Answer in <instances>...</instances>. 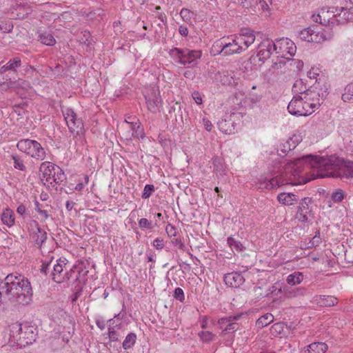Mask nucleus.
Here are the masks:
<instances>
[{
    "label": "nucleus",
    "instance_id": "6",
    "mask_svg": "<svg viewBox=\"0 0 353 353\" xmlns=\"http://www.w3.org/2000/svg\"><path fill=\"white\" fill-rule=\"evenodd\" d=\"M62 113L70 132L77 134L82 132L84 128L83 121L81 118L77 117V114L72 108H63Z\"/></svg>",
    "mask_w": 353,
    "mask_h": 353
},
{
    "label": "nucleus",
    "instance_id": "13",
    "mask_svg": "<svg viewBox=\"0 0 353 353\" xmlns=\"http://www.w3.org/2000/svg\"><path fill=\"white\" fill-rule=\"evenodd\" d=\"M310 91L316 93L319 91L316 85H312L307 87L306 83L300 79L296 80L292 86V92L294 96H305L306 93L309 94ZM309 96H311L310 94Z\"/></svg>",
    "mask_w": 353,
    "mask_h": 353
},
{
    "label": "nucleus",
    "instance_id": "58",
    "mask_svg": "<svg viewBox=\"0 0 353 353\" xmlns=\"http://www.w3.org/2000/svg\"><path fill=\"white\" fill-rule=\"evenodd\" d=\"M139 119L134 116H128L125 118V122L131 125V124H134Z\"/></svg>",
    "mask_w": 353,
    "mask_h": 353
},
{
    "label": "nucleus",
    "instance_id": "22",
    "mask_svg": "<svg viewBox=\"0 0 353 353\" xmlns=\"http://www.w3.org/2000/svg\"><path fill=\"white\" fill-rule=\"evenodd\" d=\"M225 51V43H224V37L221 39L216 40L212 45L210 49V54L212 56H216L219 54H222L224 56Z\"/></svg>",
    "mask_w": 353,
    "mask_h": 353
},
{
    "label": "nucleus",
    "instance_id": "42",
    "mask_svg": "<svg viewBox=\"0 0 353 353\" xmlns=\"http://www.w3.org/2000/svg\"><path fill=\"white\" fill-rule=\"evenodd\" d=\"M161 9V7L159 6H156L155 10H156V17H157L158 19L163 23V25L165 26V30H166L167 28V17L164 13H159L158 11Z\"/></svg>",
    "mask_w": 353,
    "mask_h": 353
},
{
    "label": "nucleus",
    "instance_id": "20",
    "mask_svg": "<svg viewBox=\"0 0 353 353\" xmlns=\"http://www.w3.org/2000/svg\"><path fill=\"white\" fill-rule=\"evenodd\" d=\"M332 12H337L334 16H339L343 20L342 23L353 21V11L350 9H346L343 7H336L335 11Z\"/></svg>",
    "mask_w": 353,
    "mask_h": 353
},
{
    "label": "nucleus",
    "instance_id": "4",
    "mask_svg": "<svg viewBox=\"0 0 353 353\" xmlns=\"http://www.w3.org/2000/svg\"><path fill=\"white\" fill-rule=\"evenodd\" d=\"M17 148L19 151L34 159L43 161L46 159V153L44 148L35 140L21 139L17 142Z\"/></svg>",
    "mask_w": 353,
    "mask_h": 353
},
{
    "label": "nucleus",
    "instance_id": "52",
    "mask_svg": "<svg viewBox=\"0 0 353 353\" xmlns=\"http://www.w3.org/2000/svg\"><path fill=\"white\" fill-rule=\"evenodd\" d=\"M97 327L101 330H103L105 327V321L102 318H97L95 321Z\"/></svg>",
    "mask_w": 353,
    "mask_h": 353
},
{
    "label": "nucleus",
    "instance_id": "64",
    "mask_svg": "<svg viewBox=\"0 0 353 353\" xmlns=\"http://www.w3.org/2000/svg\"><path fill=\"white\" fill-rule=\"evenodd\" d=\"M34 68L31 65H27L26 68L24 69L25 74H28L30 72H33L34 70Z\"/></svg>",
    "mask_w": 353,
    "mask_h": 353
},
{
    "label": "nucleus",
    "instance_id": "17",
    "mask_svg": "<svg viewBox=\"0 0 353 353\" xmlns=\"http://www.w3.org/2000/svg\"><path fill=\"white\" fill-rule=\"evenodd\" d=\"M279 203L284 205H292L298 201V196L292 192H281L277 195Z\"/></svg>",
    "mask_w": 353,
    "mask_h": 353
},
{
    "label": "nucleus",
    "instance_id": "10",
    "mask_svg": "<svg viewBox=\"0 0 353 353\" xmlns=\"http://www.w3.org/2000/svg\"><path fill=\"white\" fill-rule=\"evenodd\" d=\"M258 50L256 57L259 61L264 63L271 57L273 50H276V46L272 40L266 39L258 46Z\"/></svg>",
    "mask_w": 353,
    "mask_h": 353
},
{
    "label": "nucleus",
    "instance_id": "41",
    "mask_svg": "<svg viewBox=\"0 0 353 353\" xmlns=\"http://www.w3.org/2000/svg\"><path fill=\"white\" fill-rule=\"evenodd\" d=\"M173 296L176 300L183 303L185 300V294L183 290L181 288H176L174 290Z\"/></svg>",
    "mask_w": 353,
    "mask_h": 353
},
{
    "label": "nucleus",
    "instance_id": "46",
    "mask_svg": "<svg viewBox=\"0 0 353 353\" xmlns=\"http://www.w3.org/2000/svg\"><path fill=\"white\" fill-rule=\"evenodd\" d=\"M51 263L52 260L50 261H44L42 263L41 268V272L44 273L45 274H47L48 272H50L51 269Z\"/></svg>",
    "mask_w": 353,
    "mask_h": 353
},
{
    "label": "nucleus",
    "instance_id": "44",
    "mask_svg": "<svg viewBox=\"0 0 353 353\" xmlns=\"http://www.w3.org/2000/svg\"><path fill=\"white\" fill-rule=\"evenodd\" d=\"M108 336L109 339L112 341H118L119 338V334L117 331L114 330V327H108Z\"/></svg>",
    "mask_w": 353,
    "mask_h": 353
},
{
    "label": "nucleus",
    "instance_id": "43",
    "mask_svg": "<svg viewBox=\"0 0 353 353\" xmlns=\"http://www.w3.org/2000/svg\"><path fill=\"white\" fill-rule=\"evenodd\" d=\"M172 242L174 244V247L177 248L178 249H179L183 252L186 250L187 248H186L185 245L184 244V243L182 241L181 239H180V238L174 239L172 241Z\"/></svg>",
    "mask_w": 353,
    "mask_h": 353
},
{
    "label": "nucleus",
    "instance_id": "29",
    "mask_svg": "<svg viewBox=\"0 0 353 353\" xmlns=\"http://www.w3.org/2000/svg\"><path fill=\"white\" fill-rule=\"evenodd\" d=\"M303 274L300 272H294L288 276L286 281L288 284L294 285L301 283L303 280Z\"/></svg>",
    "mask_w": 353,
    "mask_h": 353
},
{
    "label": "nucleus",
    "instance_id": "1",
    "mask_svg": "<svg viewBox=\"0 0 353 353\" xmlns=\"http://www.w3.org/2000/svg\"><path fill=\"white\" fill-rule=\"evenodd\" d=\"M305 165L309 168L326 171L321 177L353 178V161L344 160L334 155L327 157L312 154L303 156L288 163L285 166V172L290 175L291 180L297 181V183H301V181L296 178L302 173V166Z\"/></svg>",
    "mask_w": 353,
    "mask_h": 353
},
{
    "label": "nucleus",
    "instance_id": "37",
    "mask_svg": "<svg viewBox=\"0 0 353 353\" xmlns=\"http://www.w3.org/2000/svg\"><path fill=\"white\" fill-rule=\"evenodd\" d=\"M201 340L204 343H210L213 341L215 335L210 331H201L198 334Z\"/></svg>",
    "mask_w": 353,
    "mask_h": 353
},
{
    "label": "nucleus",
    "instance_id": "5",
    "mask_svg": "<svg viewBox=\"0 0 353 353\" xmlns=\"http://www.w3.org/2000/svg\"><path fill=\"white\" fill-rule=\"evenodd\" d=\"M170 55L176 62L181 65H186L199 59L202 52L201 50L174 48L170 50Z\"/></svg>",
    "mask_w": 353,
    "mask_h": 353
},
{
    "label": "nucleus",
    "instance_id": "35",
    "mask_svg": "<svg viewBox=\"0 0 353 353\" xmlns=\"http://www.w3.org/2000/svg\"><path fill=\"white\" fill-rule=\"evenodd\" d=\"M326 14L325 11H322L321 13L318 14L316 15L314 14L312 16L313 21L316 23H319L320 24H322L323 26H327L330 24V19H325V17L324 16Z\"/></svg>",
    "mask_w": 353,
    "mask_h": 353
},
{
    "label": "nucleus",
    "instance_id": "30",
    "mask_svg": "<svg viewBox=\"0 0 353 353\" xmlns=\"http://www.w3.org/2000/svg\"><path fill=\"white\" fill-rule=\"evenodd\" d=\"M318 303L322 307L334 306L336 303V299L332 296H321L317 299Z\"/></svg>",
    "mask_w": 353,
    "mask_h": 353
},
{
    "label": "nucleus",
    "instance_id": "36",
    "mask_svg": "<svg viewBox=\"0 0 353 353\" xmlns=\"http://www.w3.org/2000/svg\"><path fill=\"white\" fill-rule=\"evenodd\" d=\"M228 243L229 246L231 248V249L235 250L237 252L242 251L243 249L244 248V247L243 246L242 243L240 241H236L232 237H229L228 239Z\"/></svg>",
    "mask_w": 353,
    "mask_h": 353
},
{
    "label": "nucleus",
    "instance_id": "2",
    "mask_svg": "<svg viewBox=\"0 0 353 353\" xmlns=\"http://www.w3.org/2000/svg\"><path fill=\"white\" fill-rule=\"evenodd\" d=\"M255 39V32L249 28H243L238 34L224 37V56H231L245 52Z\"/></svg>",
    "mask_w": 353,
    "mask_h": 353
},
{
    "label": "nucleus",
    "instance_id": "40",
    "mask_svg": "<svg viewBox=\"0 0 353 353\" xmlns=\"http://www.w3.org/2000/svg\"><path fill=\"white\" fill-rule=\"evenodd\" d=\"M319 69L317 68H312L310 71L307 72V77L310 79H316L315 83L314 85H316L319 88V85L320 83V79H318V77L319 76Z\"/></svg>",
    "mask_w": 353,
    "mask_h": 353
},
{
    "label": "nucleus",
    "instance_id": "32",
    "mask_svg": "<svg viewBox=\"0 0 353 353\" xmlns=\"http://www.w3.org/2000/svg\"><path fill=\"white\" fill-rule=\"evenodd\" d=\"M137 336L134 333L128 334L123 342V347L125 350L131 348L135 343Z\"/></svg>",
    "mask_w": 353,
    "mask_h": 353
},
{
    "label": "nucleus",
    "instance_id": "28",
    "mask_svg": "<svg viewBox=\"0 0 353 353\" xmlns=\"http://www.w3.org/2000/svg\"><path fill=\"white\" fill-rule=\"evenodd\" d=\"M273 321L274 316L270 313H267L257 319L256 325L259 328H263L270 325Z\"/></svg>",
    "mask_w": 353,
    "mask_h": 353
},
{
    "label": "nucleus",
    "instance_id": "9",
    "mask_svg": "<svg viewBox=\"0 0 353 353\" xmlns=\"http://www.w3.org/2000/svg\"><path fill=\"white\" fill-rule=\"evenodd\" d=\"M299 37L301 40L320 43L327 40L328 38L322 31L316 30L314 28L308 27L299 32Z\"/></svg>",
    "mask_w": 353,
    "mask_h": 353
},
{
    "label": "nucleus",
    "instance_id": "31",
    "mask_svg": "<svg viewBox=\"0 0 353 353\" xmlns=\"http://www.w3.org/2000/svg\"><path fill=\"white\" fill-rule=\"evenodd\" d=\"M11 159L14 161V168L21 171H25L26 167L24 165L23 159L18 154H12Z\"/></svg>",
    "mask_w": 353,
    "mask_h": 353
},
{
    "label": "nucleus",
    "instance_id": "39",
    "mask_svg": "<svg viewBox=\"0 0 353 353\" xmlns=\"http://www.w3.org/2000/svg\"><path fill=\"white\" fill-rule=\"evenodd\" d=\"M345 194L341 189H336L332 193L331 198L334 203H340L344 199Z\"/></svg>",
    "mask_w": 353,
    "mask_h": 353
},
{
    "label": "nucleus",
    "instance_id": "25",
    "mask_svg": "<svg viewBox=\"0 0 353 353\" xmlns=\"http://www.w3.org/2000/svg\"><path fill=\"white\" fill-rule=\"evenodd\" d=\"M39 38L40 41L46 46H54L56 43V40L54 37L50 32H39Z\"/></svg>",
    "mask_w": 353,
    "mask_h": 353
},
{
    "label": "nucleus",
    "instance_id": "59",
    "mask_svg": "<svg viewBox=\"0 0 353 353\" xmlns=\"http://www.w3.org/2000/svg\"><path fill=\"white\" fill-rule=\"evenodd\" d=\"M305 291L306 290L305 288H296V290L292 292L293 296H296L299 295H303V294H305Z\"/></svg>",
    "mask_w": 353,
    "mask_h": 353
},
{
    "label": "nucleus",
    "instance_id": "45",
    "mask_svg": "<svg viewBox=\"0 0 353 353\" xmlns=\"http://www.w3.org/2000/svg\"><path fill=\"white\" fill-rule=\"evenodd\" d=\"M154 187L153 185H150V184L146 185L144 188V190H143V192L142 194V198H143V199L148 198L151 195L152 192L154 190Z\"/></svg>",
    "mask_w": 353,
    "mask_h": 353
},
{
    "label": "nucleus",
    "instance_id": "60",
    "mask_svg": "<svg viewBox=\"0 0 353 353\" xmlns=\"http://www.w3.org/2000/svg\"><path fill=\"white\" fill-rule=\"evenodd\" d=\"M26 207L23 205H20L17 208V212L18 214L23 215L26 212Z\"/></svg>",
    "mask_w": 353,
    "mask_h": 353
},
{
    "label": "nucleus",
    "instance_id": "27",
    "mask_svg": "<svg viewBox=\"0 0 353 353\" xmlns=\"http://www.w3.org/2000/svg\"><path fill=\"white\" fill-rule=\"evenodd\" d=\"M341 99L345 103H353V82L350 83L345 87Z\"/></svg>",
    "mask_w": 353,
    "mask_h": 353
},
{
    "label": "nucleus",
    "instance_id": "33",
    "mask_svg": "<svg viewBox=\"0 0 353 353\" xmlns=\"http://www.w3.org/2000/svg\"><path fill=\"white\" fill-rule=\"evenodd\" d=\"M130 129L132 130L130 137L137 138L143 137V129L140 126L139 121L135 122L134 124H131Z\"/></svg>",
    "mask_w": 353,
    "mask_h": 353
},
{
    "label": "nucleus",
    "instance_id": "24",
    "mask_svg": "<svg viewBox=\"0 0 353 353\" xmlns=\"http://www.w3.org/2000/svg\"><path fill=\"white\" fill-rule=\"evenodd\" d=\"M218 127L220 131L225 134H231L234 130L232 122L223 119L218 122Z\"/></svg>",
    "mask_w": 353,
    "mask_h": 353
},
{
    "label": "nucleus",
    "instance_id": "38",
    "mask_svg": "<svg viewBox=\"0 0 353 353\" xmlns=\"http://www.w3.org/2000/svg\"><path fill=\"white\" fill-rule=\"evenodd\" d=\"M281 44H285L286 49L288 50L287 53L289 54L291 57L295 54L296 47L291 40H289L288 39L285 40L283 39Z\"/></svg>",
    "mask_w": 353,
    "mask_h": 353
},
{
    "label": "nucleus",
    "instance_id": "47",
    "mask_svg": "<svg viewBox=\"0 0 353 353\" xmlns=\"http://www.w3.org/2000/svg\"><path fill=\"white\" fill-rule=\"evenodd\" d=\"M139 225L141 228H149L152 227V222L145 218H142L140 219Z\"/></svg>",
    "mask_w": 353,
    "mask_h": 353
},
{
    "label": "nucleus",
    "instance_id": "14",
    "mask_svg": "<svg viewBox=\"0 0 353 353\" xmlns=\"http://www.w3.org/2000/svg\"><path fill=\"white\" fill-rule=\"evenodd\" d=\"M225 285L231 288H239L243 284L245 279L241 273L232 272L225 274L223 277Z\"/></svg>",
    "mask_w": 353,
    "mask_h": 353
},
{
    "label": "nucleus",
    "instance_id": "61",
    "mask_svg": "<svg viewBox=\"0 0 353 353\" xmlns=\"http://www.w3.org/2000/svg\"><path fill=\"white\" fill-rule=\"evenodd\" d=\"M34 205H35L34 209L37 212H39L40 210H41L42 209H45V207L43 205H41V203H39V202L37 201H35Z\"/></svg>",
    "mask_w": 353,
    "mask_h": 353
},
{
    "label": "nucleus",
    "instance_id": "18",
    "mask_svg": "<svg viewBox=\"0 0 353 353\" xmlns=\"http://www.w3.org/2000/svg\"><path fill=\"white\" fill-rule=\"evenodd\" d=\"M21 65V60L16 57L8 61V62L0 68V74H3L7 71L16 72L17 69Z\"/></svg>",
    "mask_w": 353,
    "mask_h": 353
},
{
    "label": "nucleus",
    "instance_id": "48",
    "mask_svg": "<svg viewBox=\"0 0 353 353\" xmlns=\"http://www.w3.org/2000/svg\"><path fill=\"white\" fill-rule=\"evenodd\" d=\"M214 168L216 171L219 172L221 170V159L219 157H215L213 159Z\"/></svg>",
    "mask_w": 353,
    "mask_h": 353
},
{
    "label": "nucleus",
    "instance_id": "21",
    "mask_svg": "<svg viewBox=\"0 0 353 353\" xmlns=\"http://www.w3.org/2000/svg\"><path fill=\"white\" fill-rule=\"evenodd\" d=\"M37 232L32 234V239L35 241V243L41 247L47 239V233L45 230L41 228V227L36 224Z\"/></svg>",
    "mask_w": 353,
    "mask_h": 353
},
{
    "label": "nucleus",
    "instance_id": "15",
    "mask_svg": "<svg viewBox=\"0 0 353 353\" xmlns=\"http://www.w3.org/2000/svg\"><path fill=\"white\" fill-rule=\"evenodd\" d=\"M316 97L314 99H304L303 101V106H304L305 112H306L304 117L311 114L320 106V97L321 94L319 90L316 92Z\"/></svg>",
    "mask_w": 353,
    "mask_h": 353
},
{
    "label": "nucleus",
    "instance_id": "57",
    "mask_svg": "<svg viewBox=\"0 0 353 353\" xmlns=\"http://www.w3.org/2000/svg\"><path fill=\"white\" fill-rule=\"evenodd\" d=\"M179 32L183 37H187L188 34V29L185 26H180L179 28Z\"/></svg>",
    "mask_w": 353,
    "mask_h": 353
},
{
    "label": "nucleus",
    "instance_id": "7",
    "mask_svg": "<svg viewBox=\"0 0 353 353\" xmlns=\"http://www.w3.org/2000/svg\"><path fill=\"white\" fill-rule=\"evenodd\" d=\"M305 94V96H294L288 106L290 114L297 117L305 116L306 112H305L304 106H303V101L304 99H314L317 95L311 91H310L309 95L312 96H308L307 93Z\"/></svg>",
    "mask_w": 353,
    "mask_h": 353
},
{
    "label": "nucleus",
    "instance_id": "12",
    "mask_svg": "<svg viewBox=\"0 0 353 353\" xmlns=\"http://www.w3.org/2000/svg\"><path fill=\"white\" fill-rule=\"evenodd\" d=\"M88 273V270L85 268V265L83 261H77L70 269V279H73L74 281L84 283L85 276Z\"/></svg>",
    "mask_w": 353,
    "mask_h": 353
},
{
    "label": "nucleus",
    "instance_id": "53",
    "mask_svg": "<svg viewBox=\"0 0 353 353\" xmlns=\"http://www.w3.org/2000/svg\"><path fill=\"white\" fill-rule=\"evenodd\" d=\"M145 102L149 110L152 111L154 108V101L151 99L150 98H148L146 96L145 97Z\"/></svg>",
    "mask_w": 353,
    "mask_h": 353
},
{
    "label": "nucleus",
    "instance_id": "54",
    "mask_svg": "<svg viewBox=\"0 0 353 353\" xmlns=\"http://www.w3.org/2000/svg\"><path fill=\"white\" fill-rule=\"evenodd\" d=\"M38 213L41 216V220L42 221H46V220H47L50 217V214L48 213V211L47 210H46V209H42Z\"/></svg>",
    "mask_w": 353,
    "mask_h": 353
},
{
    "label": "nucleus",
    "instance_id": "34",
    "mask_svg": "<svg viewBox=\"0 0 353 353\" xmlns=\"http://www.w3.org/2000/svg\"><path fill=\"white\" fill-rule=\"evenodd\" d=\"M181 19L186 23H191V20L196 16V14L187 8H182L180 11Z\"/></svg>",
    "mask_w": 353,
    "mask_h": 353
},
{
    "label": "nucleus",
    "instance_id": "11",
    "mask_svg": "<svg viewBox=\"0 0 353 353\" xmlns=\"http://www.w3.org/2000/svg\"><path fill=\"white\" fill-rule=\"evenodd\" d=\"M312 199L310 197H304L301 200L297 208V212L295 218L302 222L308 221V216L312 212Z\"/></svg>",
    "mask_w": 353,
    "mask_h": 353
},
{
    "label": "nucleus",
    "instance_id": "62",
    "mask_svg": "<svg viewBox=\"0 0 353 353\" xmlns=\"http://www.w3.org/2000/svg\"><path fill=\"white\" fill-rule=\"evenodd\" d=\"M74 203L73 201H68L65 203V208L68 211H71L74 205Z\"/></svg>",
    "mask_w": 353,
    "mask_h": 353
},
{
    "label": "nucleus",
    "instance_id": "3",
    "mask_svg": "<svg viewBox=\"0 0 353 353\" xmlns=\"http://www.w3.org/2000/svg\"><path fill=\"white\" fill-rule=\"evenodd\" d=\"M39 170L41 173V180L46 181L52 187L61 185L66 180V176L62 169L51 162H43L40 165Z\"/></svg>",
    "mask_w": 353,
    "mask_h": 353
},
{
    "label": "nucleus",
    "instance_id": "19",
    "mask_svg": "<svg viewBox=\"0 0 353 353\" xmlns=\"http://www.w3.org/2000/svg\"><path fill=\"white\" fill-rule=\"evenodd\" d=\"M327 350V345L325 343L314 342L303 350L302 353H325Z\"/></svg>",
    "mask_w": 353,
    "mask_h": 353
},
{
    "label": "nucleus",
    "instance_id": "49",
    "mask_svg": "<svg viewBox=\"0 0 353 353\" xmlns=\"http://www.w3.org/2000/svg\"><path fill=\"white\" fill-rule=\"evenodd\" d=\"M165 230L169 236H176V230L172 225L168 224L165 227Z\"/></svg>",
    "mask_w": 353,
    "mask_h": 353
},
{
    "label": "nucleus",
    "instance_id": "23",
    "mask_svg": "<svg viewBox=\"0 0 353 353\" xmlns=\"http://www.w3.org/2000/svg\"><path fill=\"white\" fill-rule=\"evenodd\" d=\"M14 213L10 208H6L1 214V221L3 224L11 227L14 224Z\"/></svg>",
    "mask_w": 353,
    "mask_h": 353
},
{
    "label": "nucleus",
    "instance_id": "50",
    "mask_svg": "<svg viewBox=\"0 0 353 353\" xmlns=\"http://www.w3.org/2000/svg\"><path fill=\"white\" fill-rule=\"evenodd\" d=\"M290 65L295 66L298 70H300L303 67V62L299 59H293Z\"/></svg>",
    "mask_w": 353,
    "mask_h": 353
},
{
    "label": "nucleus",
    "instance_id": "26",
    "mask_svg": "<svg viewBox=\"0 0 353 353\" xmlns=\"http://www.w3.org/2000/svg\"><path fill=\"white\" fill-rule=\"evenodd\" d=\"M264 188L266 189H273L279 188L284 184L283 180L279 176L266 180Z\"/></svg>",
    "mask_w": 353,
    "mask_h": 353
},
{
    "label": "nucleus",
    "instance_id": "16",
    "mask_svg": "<svg viewBox=\"0 0 353 353\" xmlns=\"http://www.w3.org/2000/svg\"><path fill=\"white\" fill-rule=\"evenodd\" d=\"M36 329L33 326H29L24 325L19 329L20 338H23L26 340V343H32L35 341L37 333Z\"/></svg>",
    "mask_w": 353,
    "mask_h": 353
},
{
    "label": "nucleus",
    "instance_id": "56",
    "mask_svg": "<svg viewBox=\"0 0 353 353\" xmlns=\"http://www.w3.org/2000/svg\"><path fill=\"white\" fill-rule=\"evenodd\" d=\"M203 125H204L205 130L208 132H210L212 128V124L211 121L207 119H203Z\"/></svg>",
    "mask_w": 353,
    "mask_h": 353
},
{
    "label": "nucleus",
    "instance_id": "8",
    "mask_svg": "<svg viewBox=\"0 0 353 353\" xmlns=\"http://www.w3.org/2000/svg\"><path fill=\"white\" fill-rule=\"evenodd\" d=\"M67 262L65 258H60L53 265L50 276L55 282L61 283L70 279V271L63 272V270L67 269Z\"/></svg>",
    "mask_w": 353,
    "mask_h": 353
},
{
    "label": "nucleus",
    "instance_id": "55",
    "mask_svg": "<svg viewBox=\"0 0 353 353\" xmlns=\"http://www.w3.org/2000/svg\"><path fill=\"white\" fill-rule=\"evenodd\" d=\"M192 97L194 100V101L197 103V104H201L202 103V98L199 94V92H194L192 93Z\"/></svg>",
    "mask_w": 353,
    "mask_h": 353
},
{
    "label": "nucleus",
    "instance_id": "63",
    "mask_svg": "<svg viewBox=\"0 0 353 353\" xmlns=\"http://www.w3.org/2000/svg\"><path fill=\"white\" fill-rule=\"evenodd\" d=\"M207 325H208V318H207V316H203L201 321V326L203 329H205L207 327Z\"/></svg>",
    "mask_w": 353,
    "mask_h": 353
},
{
    "label": "nucleus",
    "instance_id": "51",
    "mask_svg": "<svg viewBox=\"0 0 353 353\" xmlns=\"http://www.w3.org/2000/svg\"><path fill=\"white\" fill-rule=\"evenodd\" d=\"M238 328V324L236 323H229L224 329L225 332H230L231 331H235Z\"/></svg>",
    "mask_w": 353,
    "mask_h": 353
}]
</instances>
